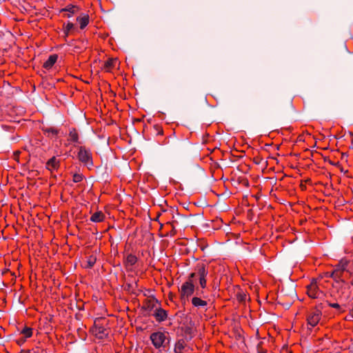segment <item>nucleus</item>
Returning <instances> with one entry per match:
<instances>
[{
    "label": "nucleus",
    "instance_id": "nucleus-23",
    "mask_svg": "<svg viewBox=\"0 0 353 353\" xmlns=\"http://www.w3.org/2000/svg\"><path fill=\"white\" fill-rule=\"evenodd\" d=\"M74 27V25L68 21L66 24L64 25L63 29H65V31H71Z\"/></svg>",
    "mask_w": 353,
    "mask_h": 353
},
{
    "label": "nucleus",
    "instance_id": "nucleus-17",
    "mask_svg": "<svg viewBox=\"0 0 353 353\" xmlns=\"http://www.w3.org/2000/svg\"><path fill=\"white\" fill-rule=\"evenodd\" d=\"M137 261V257L133 254H129L127 256L125 261L128 265H133Z\"/></svg>",
    "mask_w": 353,
    "mask_h": 353
},
{
    "label": "nucleus",
    "instance_id": "nucleus-29",
    "mask_svg": "<svg viewBox=\"0 0 353 353\" xmlns=\"http://www.w3.org/2000/svg\"><path fill=\"white\" fill-rule=\"evenodd\" d=\"M259 353H264L263 351H259Z\"/></svg>",
    "mask_w": 353,
    "mask_h": 353
},
{
    "label": "nucleus",
    "instance_id": "nucleus-20",
    "mask_svg": "<svg viewBox=\"0 0 353 353\" xmlns=\"http://www.w3.org/2000/svg\"><path fill=\"white\" fill-rule=\"evenodd\" d=\"M21 333L25 336L26 338H30L32 334V331L31 328L25 327Z\"/></svg>",
    "mask_w": 353,
    "mask_h": 353
},
{
    "label": "nucleus",
    "instance_id": "nucleus-26",
    "mask_svg": "<svg viewBox=\"0 0 353 353\" xmlns=\"http://www.w3.org/2000/svg\"><path fill=\"white\" fill-rule=\"evenodd\" d=\"M63 32H64L65 37H68L70 33V31H65V29H63Z\"/></svg>",
    "mask_w": 353,
    "mask_h": 353
},
{
    "label": "nucleus",
    "instance_id": "nucleus-4",
    "mask_svg": "<svg viewBox=\"0 0 353 353\" xmlns=\"http://www.w3.org/2000/svg\"><path fill=\"white\" fill-rule=\"evenodd\" d=\"M322 317L321 309L319 307H315L308 311L307 314V325L314 327L318 325Z\"/></svg>",
    "mask_w": 353,
    "mask_h": 353
},
{
    "label": "nucleus",
    "instance_id": "nucleus-2",
    "mask_svg": "<svg viewBox=\"0 0 353 353\" xmlns=\"http://www.w3.org/2000/svg\"><path fill=\"white\" fill-rule=\"evenodd\" d=\"M195 285L190 281H185L179 289L180 299L183 304L189 301L190 298L194 294Z\"/></svg>",
    "mask_w": 353,
    "mask_h": 353
},
{
    "label": "nucleus",
    "instance_id": "nucleus-14",
    "mask_svg": "<svg viewBox=\"0 0 353 353\" xmlns=\"http://www.w3.org/2000/svg\"><path fill=\"white\" fill-rule=\"evenodd\" d=\"M117 63V59H109L106 61L103 65V70L106 72H110L113 68L115 67Z\"/></svg>",
    "mask_w": 353,
    "mask_h": 353
},
{
    "label": "nucleus",
    "instance_id": "nucleus-15",
    "mask_svg": "<svg viewBox=\"0 0 353 353\" xmlns=\"http://www.w3.org/2000/svg\"><path fill=\"white\" fill-rule=\"evenodd\" d=\"M77 20L79 23L80 28L84 29L89 23V16L84 14L82 16L77 17Z\"/></svg>",
    "mask_w": 353,
    "mask_h": 353
},
{
    "label": "nucleus",
    "instance_id": "nucleus-21",
    "mask_svg": "<svg viewBox=\"0 0 353 353\" xmlns=\"http://www.w3.org/2000/svg\"><path fill=\"white\" fill-rule=\"evenodd\" d=\"M83 180V175L80 174H74L73 175V181L74 183L81 182Z\"/></svg>",
    "mask_w": 353,
    "mask_h": 353
},
{
    "label": "nucleus",
    "instance_id": "nucleus-11",
    "mask_svg": "<svg viewBox=\"0 0 353 353\" xmlns=\"http://www.w3.org/2000/svg\"><path fill=\"white\" fill-rule=\"evenodd\" d=\"M79 10V8L72 5H69L65 8L61 10V12H65L64 16L68 18L72 17Z\"/></svg>",
    "mask_w": 353,
    "mask_h": 353
},
{
    "label": "nucleus",
    "instance_id": "nucleus-6",
    "mask_svg": "<svg viewBox=\"0 0 353 353\" xmlns=\"http://www.w3.org/2000/svg\"><path fill=\"white\" fill-rule=\"evenodd\" d=\"M307 294L310 298L320 299L323 296L324 294L322 290L319 289L316 281L314 280L307 287Z\"/></svg>",
    "mask_w": 353,
    "mask_h": 353
},
{
    "label": "nucleus",
    "instance_id": "nucleus-16",
    "mask_svg": "<svg viewBox=\"0 0 353 353\" xmlns=\"http://www.w3.org/2000/svg\"><path fill=\"white\" fill-rule=\"evenodd\" d=\"M105 219V215L102 212H96L90 217V221L94 223L102 222Z\"/></svg>",
    "mask_w": 353,
    "mask_h": 353
},
{
    "label": "nucleus",
    "instance_id": "nucleus-3",
    "mask_svg": "<svg viewBox=\"0 0 353 353\" xmlns=\"http://www.w3.org/2000/svg\"><path fill=\"white\" fill-rule=\"evenodd\" d=\"M78 148L77 157L79 161L88 168L92 167V154L90 150L84 146H79Z\"/></svg>",
    "mask_w": 353,
    "mask_h": 353
},
{
    "label": "nucleus",
    "instance_id": "nucleus-28",
    "mask_svg": "<svg viewBox=\"0 0 353 353\" xmlns=\"http://www.w3.org/2000/svg\"><path fill=\"white\" fill-rule=\"evenodd\" d=\"M351 284H352V285H353V277H352V279L351 281Z\"/></svg>",
    "mask_w": 353,
    "mask_h": 353
},
{
    "label": "nucleus",
    "instance_id": "nucleus-13",
    "mask_svg": "<svg viewBox=\"0 0 353 353\" xmlns=\"http://www.w3.org/2000/svg\"><path fill=\"white\" fill-rule=\"evenodd\" d=\"M186 347V343L183 339L179 340L174 345L175 353H183L184 349Z\"/></svg>",
    "mask_w": 353,
    "mask_h": 353
},
{
    "label": "nucleus",
    "instance_id": "nucleus-5",
    "mask_svg": "<svg viewBox=\"0 0 353 353\" xmlns=\"http://www.w3.org/2000/svg\"><path fill=\"white\" fill-rule=\"evenodd\" d=\"M207 296L203 295V292H197L192 299L191 303L192 306L197 310L203 309L204 310H207L208 301L205 300Z\"/></svg>",
    "mask_w": 353,
    "mask_h": 353
},
{
    "label": "nucleus",
    "instance_id": "nucleus-22",
    "mask_svg": "<svg viewBox=\"0 0 353 353\" xmlns=\"http://www.w3.org/2000/svg\"><path fill=\"white\" fill-rule=\"evenodd\" d=\"M45 132L48 133V134H52L53 136H55L58 133V131L57 129L54 128H47L45 130Z\"/></svg>",
    "mask_w": 353,
    "mask_h": 353
},
{
    "label": "nucleus",
    "instance_id": "nucleus-18",
    "mask_svg": "<svg viewBox=\"0 0 353 353\" xmlns=\"http://www.w3.org/2000/svg\"><path fill=\"white\" fill-rule=\"evenodd\" d=\"M96 257L94 256H90L88 257L87 265H85L86 268H91L96 263Z\"/></svg>",
    "mask_w": 353,
    "mask_h": 353
},
{
    "label": "nucleus",
    "instance_id": "nucleus-12",
    "mask_svg": "<svg viewBox=\"0 0 353 353\" xmlns=\"http://www.w3.org/2000/svg\"><path fill=\"white\" fill-rule=\"evenodd\" d=\"M57 54L50 55L49 58L44 62L43 67L46 70H50L57 62Z\"/></svg>",
    "mask_w": 353,
    "mask_h": 353
},
{
    "label": "nucleus",
    "instance_id": "nucleus-25",
    "mask_svg": "<svg viewBox=\"0 0 353 353\" xmlns=\"http://www.w3.org/2000/svg\"><path fill=\"white\" fill-rule=\"evenodd\" d=\"M195 276H196V273L195 272H192V273L190 274L188 277L187 281H190V283H194L193 282V279L194 278Z\"/></svg>",
    "mask_w": 353,
    "mask_h": 353
},
{
    "label": "nucleus",
    "instance_id": "nucleus-24",
    "mask_svg": "<svg viewBox=\"0 0 353 353\" xmlns=\"http://www.w3.org/2000/svg\"><path fill=\"white\" fill-rule=\"evenodd\" d=\"M328 304L330 307L339 310L341 312H343V310H341V306L337 303H329Z\"/></svg>",
    "mask_w": 353,
    "mask_h": 353
},
{
    "label": "nucleus",
    "instance_id": "nucleus-7",
    "mask_svg": "<svg viewBox=\"0 0 353 353\" xmlns=\"http://www.w3.org/2000/svg\"><path fill=\"white\" fill-rule=\"evenodd\" d=\"M91 332L99 339H103L108 334L107 329L99 323V321H94V324L91 328Z\"/></svg>",
    "mask_w": 353,
    "mask_h": 353
},
{
    "label": "nucleus",
    "instance_id": "nucleus-19",
    "mask_svg": "<svg viewBox=\"0 0 353 353\" xmlns=\"http://www.w3.org/2000/svg\"><path fill=\"white\" fill-rule=\"evenodd\" d=\"M69 137L70 140L73 142H78L79 141V136L76 130H71L69 133Z\"/></svg>",
    "mask_w": 353,
    "mask_h": 353
},
{
    "label": "nucleus",
    "instance_id": "nucleus-27",
    "mask_svg": "<svg viewBox=\"0 0 353 353\" xmlns=\"http://www.w3.org/2000/svg\"><path fill=\"white\" fill-rule=\"evenodd\" d=\"M2 116V112H1V110H0V118Z\"/></svg>",
    "mask_w": 353,
    "mask_h": 353
},
{
    "label": "nucleus",
    "instance_id": "nucleus-8",
    "mask_svg": "<svg viewBox=\"0 0 353 353\" xmlns=\"http://www.w3.org/2000/svg\"><path fill=\"white\" fill-rule=\"evenodd\" d=\"M197 274L199 277V285L202 289H205L207 286L206 277L208 274V271L205 269L203 264L197 267Z\"/></svg>",
    "mask_w": 353,
    "mask_h": 353
},
{
    "label": "nucleus",
    "instance_id": "nucleus-9",
    "mask_svg": "<svg viewBox=\"0 0 353 353\" xmlns=\"http://www.w3.org/2000/svg\"><path fill=\"white\" fill-rule=\"evenodd\" d=\"M60 166V160L57 157L50 158L46 164V168L52 172L57 171Z\"/></svg>",
    "mask_w": 353,
    "mask_h": 353
},
{
    "label": "nucleus",
    "instance_id": "nucleus-10",
    "mask_svg": "<svg viewBox=\"0 0 353 353\" xmlns=\"http://www.w3.org/2000/svg\"><path fill=\"white\" fill-rule=\"evenodd\" d=\"M153 315L157 321L162 322L166 320L168 317V312L165 310L158 307L154 310Z\"/></svg>",
    "mask_w": 353,
    "mask_h": 353
},
{
    "label": "nucleus",
    "instance_id": "nucleus-1",
    "mask_svg": "<svg viewBox=\"0 0 353 353\" xmlns=\"http://www.w3.org/2000/svg\"><path fill=\"white\" fill-rule=\"evenodd\" d=\"M150 339L154 347L159 350V353H166V349L170 343L168 333L155 332L151 334Z\"/></svg>",
    "mask_w": 353,
    "mask_h": 353
}]
</instances>
